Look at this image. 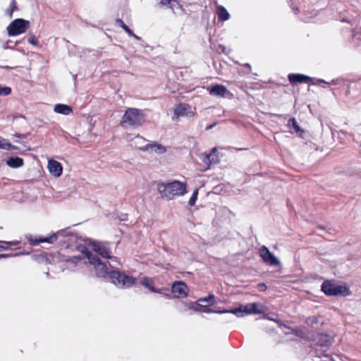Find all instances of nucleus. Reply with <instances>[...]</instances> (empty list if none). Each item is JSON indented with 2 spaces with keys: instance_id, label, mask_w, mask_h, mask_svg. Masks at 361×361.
<instances>
[{
  "instance_id": "obj_1",
  "label": "nucleus",
  "mask_w": 361,
  "mask_h": 361,
  "mask_svg": "<svg viewBox=\"0 0 361 361\" xmlns=\"http://www.w3.org/2000/svg\"><path fill=\"white\" fill-rule=\"evenodd\" d=\"M88 247H90L92 250L99 254L101 257L104 258H110L109 251L104 244L101 243L92 242L90 240L82 242L79 241L77 243L75 248L81 253V255L78 257H75V258L87 259L89 263L93 266L95 274L97 276H109V272L111 271L110 269L104 263L101 262V260L96 256L90 254L87 250Z\"/></svg>"
},
{
  "instance_id": "obj_2",
  "label": "nucleus",
  "mask_w": 361,
  "mask_h": 361,
  "mask_svg": "<svg viewBox=\"0 0 361 361\" xmlns=\"http://www.w3.org/2000/svg\"><path fill=\"white\" fill-rule=\"evenodd\" d=\"M187 183L178 180H168L157 184V189L161 197L173 200L187 193Z\"/></svg>"
},
{
  "instance_id": "obj_3",
  "label": "nucleus",
  "mask_w": 361,
  "mask_h": 361,
  "mask_svg": "<svg viewBox=\"0 0 361 361\" xmlns=\"http://www.w3.org/2000/svg\"><path fill=\"white\" fill-rule=\"evenodd\" d=\"M321 290L327 296L346 297L351 295V291L346 286L338 285L331 280H326L322 283Z\"/></svg>"
},
{
  "instance_id": "obj_4",
  "label": "nucleus",
  "mask_w": 361,
  "mask_h": 361,
  "mask_svg": "<svg viewBox=\"0 0 361 361\" xmlns=\"http://www.w3.org/2000/svg\"><path fill=\"white\" fill-rule=\"evenodd\" d=\"M267 312V307L259 302L247 303L245 305H241L238 308L228 310L227 313H232L238 317H243L245 314H264Z\"/></svg>"
},
{
  "instance_id": "obj_5",
  "label": "nucleus",
  "mask_w": 361,
  "mask_h": 361,
  "mask_svg": "<svg viewBox=\"0 0 361 361\" xmlns=\"http://www.w3.org/2000/svg\"><path fill=\"white\" fill-rule=\"evenodd\" d=\"M145 121V116L141 110L128 109L123 116L122 122L129 126H140Z\"/></svg>"
},
{
  "instance_id": "obj_6",
  "label": "nucleus",
  "mask_w": 361,
  "mask_h": 361,
  "mask_svg": "<svg viewBox=\"0 0 361 361\" xmlns=\"http://www.w3.org/2000/svg\"><path fill=\"white\" fill-rule=\"evenodd\" d=\"M109 278L112 283L118 288H129L135 283V279L118 271L109 272Z\"/></svg>"
},
{
  "instance_id": "obj_7",
  "label": "nucleus",
  "mask_w": 361,
  "mask_h": 361,
  "mask_svg": "<svg viewBox=\"0 0 361 361\" xmlns=\"http://www.w3.org/2000/svg\"><path fill=\"white\" fill-rule=\"evenodd\" d=\"M30 27V21L23 18H17L12 21L7 27L9 36H17L25 33Z\"/></svg>"
},
{
  "instance_id": "obj_8",
  "label": "nucleus",
  "mask_w": 361,
  "mask_h": 361,
  "mask_svg": "<svg viewBox=\"0 0 361 361\" xmlns=\"http://www.w3.org/2000/svg\"><path fill=\"white\" fill-rule=\"evenodd\" d=\"M195 115V109L189 104H178L173 107V121H178L181 117H192Z\"/></svg>"
},
{
  "instance_id": "obj_9",
  "label": "nucleus",
  "mask_w": 361,
  "mask_h": 361,
  "mask_svg": "<svg viewBox=\"0 0 361 361\" xmlns=\"http://www.w3.org/2000/svg\"><path fill=\"white\" fill-rule=\"evenodd\" d=\"M66 232L61 230L45 238H37L32 236V235H27L26 238L28 240L31 245H36L41 243H54L58 239V238L63 237L66 235Z\"/></svg>"
},
{
  "instance_id": "obj_10",
  "label": "nucleus",
  "mask_w": 361,
  "mask_h": 361,
  "mask_svg": "<svg viewBox=\"0 0 361 361\" xmlns=\"http://www.w3.org/2000/svg\"><path fill=\"white\" fill-rule=\"evenodd\" d=\"M223 154L219 152L218 147H214L209 152H205L200 155L201 160L207 165L205 170L209 169L212 164L219 162Z\"/></svg>"
},
{
  "instance_id": "obj_11",
  "label": "nucleus",
  "mask_w": 361,
  "mask_h": 361,
  "mask_svg": "<svg viewBox=\"0 0 361 361\" xmlns=\"http://www.w3.org/2000/svg\"><path fill=\"white\" fill-rule=\"evenodd\" d=\"M259 253L266 264L271 266H279L280 264L279 259L266 246H261L259 249Z\"/></svg>"
},
{
  "instance_id": "obj_12",
  "label": "nucleus",
  "mask_w": 361,
  "mask_h": 361,
  "mask_svg": "<svg viewBox=\"0 0 361 361\" xmlns=\"http://www.w3.org/2000/svg\"><path fill=\"white\" fill-rule=\"evenodd\" d=\"M171 293L176 298H185L188 295L189 288L185 283L176 281L171 286Z\"/></svg>"
},
{
  "instance_id": "obj_13",
  "label": "nucleus",
  "mask_w": 361,
  "mask_h": 361,
  "mask_svg": "<svg viewBox=\"0 0 361 361\" xmlns=\"http://www.w3.org/2000/svg\"><path fill=\"white\" fill-rule=\"evenodd\" d=\"M47 169L49 174L54 178H59L63 172L61 164L53 159H48Z\"/></svg>"
},
{
  "instance_id": "obj_14",
  "label": "nucleus",
  "mask_w": 361,
  "mask_h": 361,
  "mask_svg": "<svg viewBox=\"0 0 361 361\" xmlns=\"http://www.w3.org/2000/svg\"><path fill=\"white\" fill-rule=\"evenodd\" d=\"M189 310H192L195 312H205V313H213V312H218V313H224V310L221 311H216L213 310L212 309H207V310H202L200 307H199V305H197V301L196 302H190L188 303H183V307L181 309L182 312H187Z\"/></svg>"
},
{
  "instance_id": "obj_15",
  "label": "nucleus",
  "mask_w": 361,
  "mask_h": 361,
  "mask_svg": "<svg viewBox=\"0 0 361 361\" xmlns=\"http://www.w3.org/2000/svg\"><path fill=\"white\" fill-rule=\"evenodd\" d=\"M288 80L291 84L296 83H305L309 81H314L317 80L315 78L309 77L307 75L299 73H290L288 76Z\"/></svg>"
},
{
  "instance_id": "obj_16",
  "label": "nucleus",
  "mask_w": 361,
  "mask_h": 361,
  "mask_svg": "<svg viewBox=\"0 0 361 361\" xmlns=\"http://www.w3.org/2000/svg\"><path fill=\"white\" fill-rule=\"evenodd\" d=\"M145 150L149 151L157 154H163L167 152L168 147L158 142L146 145L143 148Z\"/></svg>"
},
{
  "instance_id": "obj_17",
  "label": "nucleus",
  "mask_w": 361,
  "mask_h": 361,
  "mask_svg": "<svg viewBox=\"0 0 361 361\" xmlns=\"http://www.w3.org/2000/svg\"><path fill=\"white\" fill-rule=\"evenodd\" d=\"M54 111L58 114L68 116L72 114L71 106L64 104H57L54 106Z\"/></svg>"
},
{
  "instance_id": "obj_18",
  "label": "nucleus",
  "mask_w": 361,
  "mask_h": 361,
  "mask_svg": "<svg viewBox=\"0 0 361 361\" xmlns=\"http://www.w3.org/2000/svg\"><path fill=\"white\" fill-rule=\"evenodd\" d=\"M331 343L332 339L328 335L322 334L318 336L317 344L322 348H328L331 345Z\"/></svg>"
},
{
  "instance_id": "obj_19",
  "label": "nucleus",
  "mask_w": 361,
  "mask_h": 361,
  "mask_svg": "<svg viewBox=\"0 0 361 361\" xmlns=\"http://www.w3.org/2000/svg\"><path fill=\"white\" fill-rule=\"evenodd\" d=\"M208 90L209 91L210 94L214 97H223L226 93L224 86L221 85H215L211 88H208Z\"/></svg>"
},
{
  "instance_id": "obj_20",
  "label": "nucleus",
  "mask_w": 361,
  "mask_h": 361,
  "mask_svg": "<svg viewBox=\"0 0 361 361\" xmlns=\"http://www.w3.org/2000/svg\"><path fill=\"white\" fill-rule=\"evenodd\" d=\"M197 301L199 307L202 309V307H207L213 305L214 302V296L210 295L208 297L200 298Z\"/></svg>"
},
{
  "instance_id": "obj_21",
  "label": "nucleus",
  "mask_w": 361,
  "mask_h": 361,
  "mask_svg": "<svg viewBox=\"0 0 361 361\" xmlns=\"http://www.w3.org/2000/svg\"><path fill=\"white\" fill-rule=\"evenodd\" d=\"M6 164L11 168H19L23 165L24 161L20 157H10L7 159Z\"/></svg>"
},
{
  "instance_id": "obj_22",
  "label": "nucleus",
  "mask_w": 361,
  "mask_h": 361,
  "mask_svg": "<svg viewBox=\"0 0 361 361\" xmlns=\"http://www.w3.org/2000/svg\"><path fill=\"white\" fill-rule=\"evenodd\" d=\"M288 126L289 128H292L295 130V132L300 134V136L301 137L302 134L304 133V130L300 128L295 118H290L288 121Z\"/></svg>"
},
{
  "instance_id": "obj_23",
  "label": "nucleus",
  "mask_w": 361,
  "mask_h": 361,
  "mask_svg": "<svg viewBox=\"0 0 361 361\" xmlns=\"http://www.w3.org/2000/svg\"><path fill=\"white\" fill-rule=\"evenodd\" d=\"M154 280L152 278L149 277H144L140 281V283L143 286L148 288L152 292L155 290V288L154 287Z\"/></svg>"
},
{
  "instance_id": "obj_24",
  "label": "nucleus",
  "mask_w": 361,
  "mask_h": 361,
  "mask_svg": "<svg viewBox=\"0 0 361 361\" xmlns=\"http://www.w3.org/2000/svg\"><path fill=\"white\" fill-rule=\"evenodd\" d=\"M145 142V139L142 138V137L140 136H135L134 137V140H133V145L140 149H142V150H145L143 148H145L146 147V145H142V144Z\"/></svg>"
},
{
  "instance_id": "obj_25",
  "label": "nucleus",
  "mask_w": 361,
  "mask_h": 361,
  "mask_svg": "<svg viewBox=\"0 0 361 361\" xmlns=\"http://www.w3.org/2000/svg\"><path fill=\"white\" fill-rule=\"evenodd\" d=\"M238 72L240 75L249 74L251 72V66L249 63H245L238 68Z\"/></svg>"
},
{
  "instance_id": "obj_26",
  "label": "nucleus",
  "mask_w": 361,
  "mask_h": 361,
  "mask_svg": "<svg viewBox=\"0 0 361 361\" xmlns=\"http://www.w3.org/2000/svg\"><path fill=\"white\" fill-rule=\"evenodd\" d=\"M0 148L4 149H14L15 147L11 145L8 140L0 137Z\"/></svg>"
},
{
  "instance_id": "obj_27",
  "label": "nucleus",
  "mask_w": 361,
  "mask_h": 361,
  "mask_svg": "<svg viewBox=\"0 0 361 361\" xmlns=\"http://www.w3.org/2000/svg\"><path fill=\"white\" fill-rule=\"evenodd\" d=\"M198 195V189L196 188L193 190L192 194L188 201V204L190 206H193L197 199Z\"/></svg>"
},
{
  "instance_id": "obj_28",
  "label": "nucleus",
  "mask_w": 361,
  "mask_h": 361,
  "mask_svg": "<svg viewBox=\"0 0 361 361\" xmlns=\"http://www.w3.org/2000/svg\"><path fill=\"white\" fill-rule=\"evenodd\" d=\"M3 245H0V251L8 250L11 245H16L18 244V241L2 242Z\"/></svg>"
},
{
  "instance_id": "obj_29",
  "label": "nucleus",
  "mask_w": 361,
  "mask_h": 361,
  "mask_svg": "<svg viewBox=\"0 0 361 361\" xmlns=\"http://www.w3.org/2000/svg\"><path fill=\"white\" fill-rule=\"evenodd\" d=\"M16 5L15 0H12L9 8L6 10V13L9 16V18H12L13 16V12L16 9Z\"/></svg>"
},
{
  "instance_id": "obj_30",
  "label": "nucleus",
  "mask_w": 361,
  "mask_h": 361,
  "mask_svg": "<svg viewBox=\"0 0 361 361\" xmlns=\"http://www.w3.org/2000/svg\"><path fill=\"white\" fill-rule=\"evenodd\" d=\"M219 17L222 21L226 20V10L222 6L219 8Z\"/></svg>"
},
{
  "instance_id": "obj_31",
  "label": "nucleus",
  "mask_w": 361,
  "mask_h": 361,
  "mask_svg": "<svg viewBox=\"0 0 361 361\" xmlns=\"http://www.w3.org/2000/svg\"><path fill=\"white\" fill-rule=\"evenodd\" d=\"M11 92V89L8 87H0V95H8Z\"/></svg>"
},
{
  "instance_id": "obj_32",
  "label": "nucleus",
  "mask_w": 361,
  "mask_h": 361,
  "mask_svg": "<svg viewBox=\"0 0 361 361\" xmlns=\"http://www.w3.org/2000/svg\"><path fill=\"white\" fill-rule=\"evenodd\" d=\"M28 42L34 46H37V40L36 39V38L32 35V36H30L28 37Z\"/></svg>"
},
{
  "instance_id": "obj_33",
  "label": "nucleus",
  "mask_w": 361,
  "mask_h": 361,
  "mask_svg": "<svg viewBox=\"0 0 361 361\" xmlns=\"http://www.w3.org/2000/svg\"><path fill=\"white\" fill-rule=\"evenodd\" d=\"M316 352H317V357H322V356H324V357H325L326 358H327V359H329V360H331V358L328 355L324 354V353L326 352V350H322V352H323V353H319L318 352V350H316Z\"/></svg>"
},
{
  "instance_id": "obj_34",
  "label": "nucleus",
  "mask_w": 361,
  "mask_h": 361,
  "mask_svg": "<svg viewBox=\"0 0 361 361\" xmlns=\"http://www.w3.org/2000/svg\"><path fill=\"white\" fill-rule=\"evenodd\" d=\"M317 82L327 83L329 85H336V83H337L336 80H332L331 82H327L323 79H317Z\"/></svg>"
},
{
  "instance_id": "obj_35",
  "label": "nucleus",
  "mask_w": 361,
  "mask_h": 361,
  "mask_svg": "<svg viewBox=\"0 0 361 361\" xmlns=\"http://www.w3.org/2000/svg\"><path fill=\"white\" fill-rule=\"evenodd\" d=\"M257 288L260 291H265L267 289V285L264 283H260L257 285Z\"/></svg>"
},
{
  "instance_id": "obj_36",
  "label": "nucleus",
  "mask_w": 361,
  "mask_h": 361,
  "mask_svg": "<svg viewBox=\"0 0 361 361\" xmlns=\"http://www.w3.org/2000/svg\"><path fill=\"white\" fill-rule=\"evenodd\" d=\"M121 27L125 30V32L128 34V35H131L132 34V30H130L126 25V24H123Z\"/></svg>"
},
{
  "instance_id": "obj_37",
  "label": "nucleus",
  "mask_w": 361,
  "mask_h": 361,
  "mask_svg": "<svg viewBox=\"0 0 361 361\" xmlns=\"http://www.w3.org/2000/svg\"><path fill=\"white\" fill-rule=\"evenodd\" d=\"M160 4L163 6H169L171 4V0H160Z\"/></svg>"
},
{
  "instance_id": "obj_38",
  "label": "nucleus",
  "mask_w": 361,
  "mask_h": 361,
  "mask_svg": "<svg viewBox=\"0 0 361 361\" xmlns=\"http://www.w3.org/2000/svg\"><path fill=\"white\" fill-rule=\"evenodd\" d=\"M153 293H159V294H162V295H164V293H163L162 290L161 289H157L155 288V290L154 291H152ZM166 296H169L168 294H165Z\"/></svg>"
},
{
  "instance_id": "obj_39",
  "label": "nucleus",
  "mask_w": 361,
  "mask_h": 361,
  "mask_svg": "<svg viewBox=\"0 0 361 361\" xmlns=\"http://www.w3.org/2000/svg\"><path fill=\"white\" fill-rule=\"evenodd\" d=\"M128 35L130 36V37H133V38H135L137 40H140V37L139 36L136 35L135 34H134L133 32H132L131 35Z\"/></svg>"
},
{
  "instance_id": "obj_40",
  "label": "nucleus",
  "mask_w": 361,
  "mask_h": 361,
  "mask_svg": "<svg viewBox=\"0 0 361 361\" xmlns=\"http://www.w3.org/2000/svg\"><path fill=\"white\" fill-rule=\"evenodd\" d=\"M116 23L120 25L121 27L122 26L123 24H125L123 23V21L121 20V19H117L116 20Z\"/></svg>"
},
{
  "instance_id": "obj_41",
  "label": "nucleus",
  "mask_w": 361,
  "mask_h": 361,
  "mask_svg": "<svg viewBox=\"0 0 361 361\" xmlns=\"http://www.w3.org/2000/svg\"><path fill=\"white\" fill-rule=\"evenodd\" d=\"M293 11L297 14L298 13V8H292Z\"/></svg>"
},
{
  "instance_id": "obj_42",
  "label": "nucleus",
  "mask_w": 361,
  "mask_h": 361,
  "mask_svg": "<svg viewBox=\"0 0 361 361\" xmlns=\"http://www.w3.org/2000/svg\"><path fill=\"white\" fill-rule=\"evenodd\" d=\"M8 257V255H4V254L0 255V259L1 258H4V257Z\"/></svg>"
},
{
  "instance_id": "obj_43",
  "label": "nucleus",
  "mask_w": 361,
  "mask_h": 361,
  "mask_svg": "<svg viewBox=\"0 0 361 361\" xmlns=\"http://www.w3.org/2000/svg\"><path fill=\"white\" fill-rule=\"evenodd\" d=\"M214 125H212V126H207V127L206 128V130H208L212 129V128L214 127Z\"/></svg>"
},
{
  "instance_id": "obj_44",
  "label": "nucleus",
  "mask_w": 361,
  "mask_h": 361,
  "mask_svg": "<svg viewBox=\"0 0 361 361\" xmlns=\"http://www.w3.org/2000/svg\"><path fill=\"white\" fill-rule=\"evenodd\" d=\"M236 151H240V150H245V149H247V148H238V149H235Z\"/></svg>"
},
{
  "instance_id": "obj_45",
  "label": "nucleus",
  "mask_w": 361,
  "mask_h": 361,
  "mask_svg": "<svg viewBox=\"0 0 361 361\" xmlns=\"http://www.w3.org/2000/svg\"><path fill=\"white\" fill-rule=\"evenodd\" d=\"M359 154L361 156V143L359 145Z\"/></svg>"
},
{
  "instance_id": "obj_46",
  "label": "nucleus",
  "mask_w": 361,
  "mask_h": 361,
  "mask_svg": "<svg viewBox=\"0 0 361 361\" xmlns=\"http://www.w3.org/2000/svg\"><path fill=\"white\" fill-rule=\"evenodd\" d=\"M230 18V14L227 12V20H228Z\"/></svg>"
},
{
  "instance_id": "obj_47",
  "label": "nucleus",
  "mask_w": 361,
  "mask_h": 361,
  "mask_svg": "<svg viewBox=\"0 0 361 361\" xmlns=\"http://www.w3.org/2000/svg\"><path fill=\"white\" fill-rule=\"evenodd\" d=\"M233 149V147H227V149H228V150H231Z\"/></svg>"
},
{
  "instance_id": "obj_48",
  "label": "nucleus",
  "mask_w": 361,
  "mask_h": 361,
  "mask_svg": "<svg viewBox=\"0 0 361 361\" xmlns=\"http://www.w3.org/2000/svg\"><path fill=\"white\" fill-rule=\"evenodd\" d=\"M316 84H317V82H312V85H316Z\"/></svg>"
}]
</instances>
